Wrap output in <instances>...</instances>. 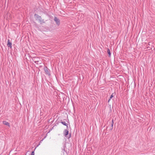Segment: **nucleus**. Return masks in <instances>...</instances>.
<instances>
[{"instance_id":"obj_3","label":"nucleus","mask_w":155,"mask_h":155,"mask_svg":"<svg viewBox=\"0 0 155 155\" xmlns=\"http://www.w3.org/2000/svg\"><path fill=\"white\" fill-rule=\"evenodd\" d=\"M54 21L56 22V24L58 26H59L60 25V20L57 17H55L54 18Z\"/></svg>"},{"instance_id":"obj_13","label":"nucleus","mask_w":155,"mask_h":155,"mask_svg":"<svg viewBox=\"0 0 155 155\" xmlns=\"http://www.w3.org/2000/svg\"><path fill=\"white\" fill-rule=\"evenodd\" d=\"M43 139H42V140H40V142H39V144L37 145V147H38V146H39V145H40V143H41L43 141Z\"/></svg>"},{"instance_id":"obj_15","label":"nucleus","mask_w":155,"mask_h":155,"mask_svg":"<svg viewBox=\"0 0 155 155\" xmlns=\"http://www.w3.org/2000/svg\"><path fill=\"white\" fill-rule=\"evenodd\" d=\"M111 123L112 124H114V120L113 119H112L111 121Z\"/></svg>"},{"instance_id":"obj_8","label":"nucleus","mask_w":155,"mask_h":155,"mask_svg":"<svg viewBox=\"0 0 155 155\" xmlns=\"http://www.w3.org/2000/svg\"><path fill=\"white\" fill-rule=\"evenodd\" d=\"M61 123L63 124V125H64V126H67V128H68V124L66 123L65 121H61Z\"/></svg>"},{"instance_id":"obj_10","label":"nucleus","mask_w":155,"mask_h":155,"mask_svg":"<svg viewBox=\"0 0 155 155\" xmlns=\"http://www.w3.org/2000/svg\"><path fill=\"white\" fill-rule=\"evenodd\" d=\"M107 51L109 55V56H110L111 54L110 53V50L109 48L107 49Z\"/></svg>"},{"instance_id":"obj_6","label":"nucleus","mask_w":155,"mask_h":155,"mask_svg":"<svg viewBox=\"0 0 155 155\" xmlns=\"http://www.w3.org/2000/svg\"><path fill=\"white\" fill-rule=\"evenodd\" d=\"M7 45L8 47H10V48H12V43L11 42H10L9 40V39L8 41Z\"/></svg>"},{"instance_id":"obj_17","label":"nucleus","mask_w":155,"mask_h":155,"mask_svg":"<svg viewBox=\"0 0 155 155\" xmlns=\"http://www.w3.org/2000/svg\"><path fill=\"white\" fill-rule=\"evenodd\" d=\"M110 100H111V99H110V98L109 99V100L108 101V103H109L110 102Z\"/></svg>"},{"instance_id":"obj_7","label":"nucleus","mask_w":155,"mask_h":155,"mask_svg":"<svg viewBox=\"0 0 155 155\" xmlns=\"http://www.w3.org/2000/svg\"><path fill=\"white\" fill-rule=\"evenodd\" d=\"M3 124L6 126H8L9 127L10 126L9 123L6 121H3Z\"/></svg>"},{"instance_id":"obj_14","label":"nucleus","mask_w":155,"mask_h":155,"mask_svg":"<svg viewBox=\"0 0 155 155\" xmlns=\"http://www.w3.org/2000/svg\"><path fill=\"white\" fill-rule=\"evenodd\" d=\"M35 155V152L34 151H33L31 152V155Z\"/></svg>"},{"instance_id":"obj_5","label":"nucleus","mask_w":155,"mask_h":155,"mask_svg":"<svg viewBox=\"0 0 155 155\" xmlns=\"http://www.w3.org/2000/svg\"><path fill=\"white\" fill-rule=\"evenodd\" d=\"M32 59V60L33 61L35 62L36 61H37L38 60H40V58H39L36 56L35 57H31Z\"/></svg>"},{"instance_id":"obj_16","label":"nucleus","mask_w":155,"mask_h":155,"mask_svg":"<svg viewBox=\"0 0 155 155\" xmlns=\"http://www.w3.org/2000/svg\"><path fill=\"white\" fill-rule=\"evenodd\" d=\"M111 126L112 127H113V124H112ZM112 128H111V130H112Z\"/></svg>"},{"instance_id":"obj_11","label":"nucleus","mask_w":155,"mask_h":155,"mask_svg":"<svg viewBox=\"0 0 155 155\" xmlns=\"http://www.w3.org/2000/svg\"><path fill=\"white\" fill-rule=\"evenodd\" d=\"M40 62V60H38L37 61H36L35 63L37 64H39L41 63Z\"/></svg>"},{"instance_id":"obj_12","label":"nucleus","mask_w":155,"mask_h":155,"mask_svg":"<svg viewBox=\"0 0 155 155\" xmlns=\"http://www.w3.org/2000/svg\"><path fill=\"white\" fill-rule=\"evenodd\" d=\"M114 93H113L112 94L110 95V99H111L114 97Z\"/></svg>"},{"instance_id":"obj_4","label":"nucleus","mask_w":155,"mask_h":155,"mask_svg":"<svg viewBox=\"0 0 155 155\" xmlns=\"http://www.w3.org/2000/svg\"><path fill=\"white\" fill-rule=\"evenodd\" d=\"M34 17H35L36 20H39L40 19H41V16H40L38 14H35L34 15Z\"/></svg>"},{"instance_id":"obj_9","label":"nucleus","mask_w":155,"mask_h":155,"mask_svg":"<svg viewBox=\"0 0 155 155\" xmlns=\"http://www.w3.org/2000/svg\"><path fill=\"white\" fill-rule=\"evenodd\" d=\"M39 21L40 22V24L41 25L43 23H45L44 19H42L41 18V19H40Z\"/></svg>"},{"instance_id":"obj_2","label":"nucleus","mask_w":155,"mask_h":155,"mask_svg":"<svg viewBox=\"0 0 155 155\" xmlns=\"http://www.w3.org/2000/svg\"><path fill=\"white\" fill-rule=\"evenodd\" d=\"M44 70L46 74L48 75L49 76L51 75L50 73V70L47 67L45 66L44 67Z\"/></svg>"},{"instance_id":"obj_1","label":"nucleus","mask_w":155,"mask_h":155,"mask_svg":"<svg viewBox=\"0 0 155 155\" xmlns=\"http://www.w3.org/2000/svg\"><path fill=\"white\" fill-rule=\"evenodd\" d=\"M69 133L68 130L67 129L65 130L63 132V134L64 136L68 138V139H69L71 136V134H70L68 135Z\"/></svg>"}]
</instances>
